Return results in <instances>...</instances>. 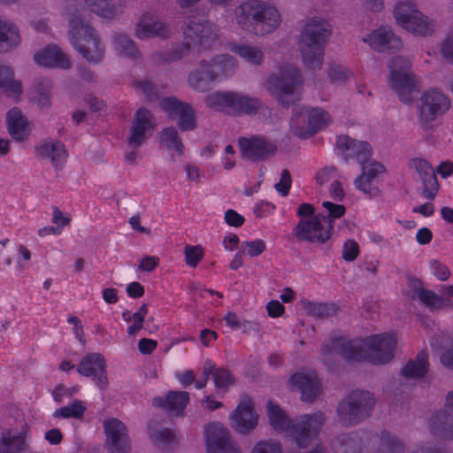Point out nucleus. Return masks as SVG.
Returning <instances> with one entry per match:
<instances>
[{
    "mask_svg": "<svg viewBox=\"0 0 453 453\" xmlns=\"http://www.w3.org/2000/svg\"><path fill=\"white\" fill-rule=\"evenodd\" d=\"M209 67L207 60H201L198 66L188 73V86L200 93L210 90L216 80Z\"/></svg>",
    "mask_w": 453,
    "mask_h": 453,
    "instance_id": "a878e982",
    "label": "nucleus"
},
{
    "mask_svg": "<svg viewBox=\"0 0 453 453\" xmlns=\"http://www.w3.org/2000/svg\"><path fill=\"white\" fill-rule=\"evenodd\" d=\"M89 10L96 15L113 19L117 16L123 4V0H84Z\"/></svg>",
    "mask_w": 453,
    "mask_h": 453,
    "instance_id": "7c9ffc66",
    "label": "nucleus"
},
{
    "mask_svg": "<svg viewBox=\"0 0 453 453\" xmlns=\"http://www.w3.org/2000/svg\"><path fill=\"white\" fill-rule=\"evenodd\" d=\"M416 294L422 303L434 309H439L443 306L450 305L451 303L449 298L441 296L434 291L423 288H417Z\"/></svg>",
    "mask_w": 453,
    "mask_h": 453,
    "instance_id": "37998d69",
    "label": "nucleus"
},
{
    "mask_svg": "<svg viewBox=\"0 0 453 453\" xmlns=\"http://www.w3.org/2000/svg\"><path fill=\"white\" fill-rule=\"evenodd\" d=\"M36 156L49 160L56 172L64 169L67 161L68 151L65 144L58 140H45L35 147Z\"/></svg>",
    "mask_w": 453,
    "mask_h": 453,
    "instance_id": "4be33fe9",
    "label": "nucleus"
},
{
    "mask_svg": "<svg viewBox=\"0 0 453 453\" xmlns=\"http://www.w3.org/2000/svg\"><path fill=\"white\" fill-rule=\"evenodd\" d=\"M330 121L328 112L320 108H313L307 112L297 111L291 118L290 131L293 135L305 139L326 127Z\"/></svg>",
    "mask_w": 453,
    "mask_h": 453,
    "instance_id": "f8f14e48",
    "label": "nucleus"
},
{
    "mask_svg": "<svg viewBox=\"0 0 453 453\" xmlns=\"http://www.w3.org/2000/svg\"><path fill=\"white\" fill-rule=\"evenodd\" d=\"M375 398L366 390H353L342 399L336 408L339 423L346 427L355 426L372 415Z\"/></svg>",
    "mask_w": 453,
    "mask_h": 453,
    "instance_id": "423d86ee",
    "label": "nucleus"
},
{
    "mask_svg": "<svg viewBox=\"0 0 453 453\" xmlns=\"http://www.w3.org/2000/svg\"><path fill=\"white\" fill-rule=\"evenodd\" d=\"M430 266L432 270L434 271V274L440 280H446L450 276V272L449 268L441 264L440 261L434 259L430 262Z\"/></svg>",
    "mask_w": 453,
    "mask_h": 453,
    "instance_id": "69168bd1",
    "label": "nucleus"
},
{
    "mask_svg": "<svg viewBox=\"0 0 453 453\" xmlns=\"http://www.w3.org/2000/svg\"><path fill=\"white\" fill-rule=\"evenodd\" d=\"M396 338L394 334H373L363 341L334 339L332 344H323L321 355L327 365L334 364V355L349 361L367 359L374 365L388 363L394 357Z\"/></svg>",
    "mask_w": 453,
    "mask_h": 453,
    "instance_id": "f257e3e1",
    "label": "nucleus"
},
{
    "mask_svg": "<svg viewBox=\"0 0 453 453\" xmlns=\"http://www.w3.org/2000/svg\"><path fill=\"white\" fill-rule=\"evenodd\" d=\"M184 254L187 265L195 268L203 257V250L200 245H187L184 248Z\"/></svg>",
    "mask_w": 453,
    "mask_h": 453,
    "instance_id": "6e6d98bb",
    "label": "nucleus"
},
{
    "mask_svg": "<svg viewBox=\"0 0 453 453\" xmlns=\"http://www.w3.org/2000/svg\"><path fill=\"white\" fill-rule=\"evenodd\" d=\"M52 87V81L48 78H40L35 81L33 99L41 109L49 108L50 106V91Z\"/></svg>",
    "mask_w": 453,
    "mask_h": 453,
    "instance_id": "ea45409f",
    "label": "nucleus"
},
{
    "mask_svg": "<svg viewBox=\"0 0 453 453\" xmlns=\"http://www.w3.org/2000/svg\"><path fill=\"white\" fill-rule=\"evenodd\" d=\"M187 40L203 49H209L218 38L217 27L209 20H190L183 31Z\"/></svg>",
    "mask_w": 453,
    "mask_h": 453,
    "instance_id": "a211bd4d",
    "label": "nucleus"
},
{
    "mask_svg": "<svg viewBox=\"0 0 453 453\" xmlns=\"http://www.w3.org/2000/svg\"><path fill=\"white\" fill-rule=\"evenodd\" d=\"M282 448L279 441L274 439L257 441L250 453H281Z\"/></svg>",
    "mask_w": 453,
    "mask_h": 453,
    "instance_id": "3c124183",
    "label": "nucleus"
},
{
    "mask_svg": "<svg viewBox=\"0 0 453 453\" xmlns=\"http://www.w3.org/2000/svg\"><path fill=\"white\" fill-rule=\"evenodd\" d=\"M155 128L154 116L151 111L144 107L139 108L134 113L130 127V135L127 139L131 150L126 153L125 157L128 164L134 165L136 163L138 152L135 149L143 144Z\"/></svg>",
    "mask_w": 453,
    "mask_h": 453,
    "instance_id": "9d476101",
    "label": "nucleus"
},
{
    "mask_svg": "<svg viewBox=\"0 0 453 453\" xmlns=\"http://www.w3.org/2000/svg\"><path fill=\"white\" fill-rule=\"evenodd\" d=\"M359 254V246L357 242L352 239H349L343 244L342 258L345 261H353Z\"/></svg>",
    "mask_w": 453,
    "mask_h": 453,
    "instance_id": "680f3d73",
    "label": "nucleus"
},
{
    "mask_svg": "<svg viewBox=\"0 0 453 453\" xmlns=\"http://www.w3.org/2000/svg\"><path fill=\"white\" fill-rule=\"evenodd\" d=\"M214 370H215L214 363L211 360L207 359L204 362V365L203 367V373H202L201 379L195 381L196 388L198 389L203 388L208 382L210 375H212V372Z\"/></svg>",
    "mask_w": 453,
    "mask_h": 453,
    "instance_id": "0e129e2a",
    "label": "nucleus"
},
{
    "mask_svg": "<svg viewBox=\"0 0 453 453\" xmlns=\"http://www.w3.org/2000/svg\"><path fill=\"white\" fill-rule=\"evenodd\" d=\"M35 61L40 65L68 69L71 64L66 56L57 47L50 46L35 54Z\"/></svg>",
    "mask_w": 453,
    "mask_h": 453,
    "instance_id": "c756f323",
    "label": "nucleus"
},
{
    "mask_svg": "<svg viewBox=\"0 0 453 453\" xmlns=\"http://www.w3.org/2000/svg\"><path fill=\"white\" fill-rule=\"evenodd\" d=\"M301 303L307 315L319 319L330 318L339 311V307L334 303H312L303 299Z\"/></svg>",
    "mask_w": 453,
    "mask_h": 453,
    "instance_id": "4c0bfd02",
    "label": "nucleus"
},
{
    "mask_svg": "<svg viewBox=\"0 0 453 453\" xmlns=\"http://www.w3.org/2000/svg\"><path fill=\"white\" fill-rule=\"evenodd\" d=\"M261 107V103L255 97H250L240 93L232 92L230 110L233 112L243 114L257 113Z\"/></svg>",
    "mask_w": 453,
    "mask_h": 453,
    "instance_id": "72a5a7b5",
    "label": "nucleus"
},
{
    "mask_svg": "<svg viewBox=\"0 0 453 453\" xmlns=\"http://www.w3.org/2000/svg\"><path fill=\"white\" fill-rule=\"evenodd\" d=\"M160 143L164 144L168 150H174L179 155L184 152V145L179 136L178 131L173 127L164 128L159 133Z\"/></svg>",
    "mask_w": 453,
    "mask_h": 453,
    "instance_id": "79ce46f5",
    "label": "nucleus"
},
{
    "mask_svg": "<svg viewBox=\"0 0 453 453\" xmlns=\"http://www.w3.org/2000/svg\"><path fill=\"white\" fill-rule=\"evenodd\" d=\"M238 144L242 157L251 162L267 160L273 157L278 150L273 142L258 135L240 137Z\"/></svg>",
    "mask_w": 453,
    "mask_h": 453,
    "instance_id": "4468645a",
    "label": "nucleus"
},
{
    "mask_svg": "<svg viewBox=\"0 0 453 453\" xmlns=\"http://www.w3.org/2000/svg\"><path fill=\"white\" fill-rule=\"evenodd\" d=\"M77 372L82 376L93 378L100 389H105L109 384L105 359L99 353H90L82 357Z\"/></svg>",
    "mask_w": 453,
    "mask_h": 453,
    "instance_id": "6ab92c4d",
    "label": "nucleus"
},
{
    "mask_svg": "<svg viewBox=\"0 0 453 453\" xmlns=\"http://www.w3.org/2000/svg\"><path fill=\"white\" fill-rule=\"evenodd\" d=\"M158 263L159 258L157 257L145 256L141 259L138 270L141 272H151L158 265Z\"/></svg>",
    "mask_w": 453,
    "mask_h": 453,
    "instance_id": "338daca9",
    "label": "nucleus"
},
{
    "mask_svg": "<svg viewBox=\"0 0 453 453\" xmlns=\"http://www.w3.org/2000/svg\"><path fill=\"white\" fill-rule=\"evenodd\" d=\"M20 42L18 28L12 23L0 19V52L5 53Z\"/></svg>",
    "mask_w": 453,
    "mask_h": 453,
    "instance_id": "f704fd0d",
    "label": "nucleus"
},
{
    "mask_svg": "<svg viewBox=\"0 0 453 453\" xmlns=\"http://www.w3.org/2000/svg\"><path fill=\"white\" fill-rule=\"evenodd\" d=\"M292 180L291 175L288 170L284 169L280 174V180L278 183L275 184V189L281 194V196H286L289 193V189L291 188Z\"/></svg>",
    "mask_w": 453,
    "mask_h": 453,
    "instance_id": "e2e57ef3",
    "label": "nucleus"
},
{
    "mask_svg": "<svg viewBox=\"0 0 453 453\" xmlns=\"http://www.w3.org/2000/svg\"><path fill=\"white\" fill-rule=\"evenodd\" d=\"M135 87L142 90L147 102L154 103L161 97L159 88L149 80L136 81Z\"/></svg>",
    "mask_w": 453,
    "mask_h": 453,
    "instance_id": "09e8293b",
    "label": "nucleus"
},
{
    "mask_svg": "<svg viewBox=\"0 0 453 453\" xmlns=\"http://www.w3.org/2000/svg\"><path fill=\"white\" fill-rule=\"evenodd\" d=\"M303 83L300 71L293 65L280 68L279 73L272 74L265 88L280 104L288 107L299 101L298 87Z\"/></svg>",
    "mask_w": 453,
    "mask_h": 453,
    "instance_id": "0eeeda50",
    "label": "nucleus"
},
{
    "mask_svg": "<svg viewBox=\"0 0 453 453\" xmlns=\"http://www.w3.org/2000/svg\"><path fill=\"white\" fill-rule=\"evenodd\" d=\"M334 226L331 225L324 214L318 213L317 217L300 219L293 228L292 234L298 242H308L320 246L331 238Z\"/></svg>",
    "mask_w": 453,
    "mask_h": 453,
    "instance_id": "1a4fd4ad",
    "label": "nucleus"
},
{
    "mask_svg": "<svg viewBox=\"0 0 453 453\" xmlns=\"http://www.w3.org/2000/svg\"><path fill=\"white\" fill-rule=\"evenodd\" d=\"M105 445L109 453H130L131 444L126 425L117 418L104 422Z\"/></svg>",
    "mask_w": 453,
    "mask_h": 453,
    "instance_id": "f3484780",
    "label": "nucleus"
},
{
    "mask_svg": "<svg viewBox=\"0 0 453 453\" xmlns=\"http://www.w3.org/2000/svg\"><path fill=\"white\" fill-rule=\"evenodd\" d=\"M428 371V354L426 351H420L414 360H409L402 368L401 373L406 379H420Z\"/></svg>",
    "mask_w": 453,
    "mask_h": 453,
    "instance_id": "2f4dec72",
    "label": "nucleus"
},
{
    "mask_svg": "<svg viewBox=\"0 0 453 453\" xmlns=\"http://www.w3.org/2000/svg\"><path fill=\"white\" fill-rule=\"evenodd\" d=\"M382 447L387 453H404L403 442L395 435L384 434L381 438Z\"/></svg>",
    "mask_w": 453,
    "mask_h": 453,
    "instance_id": "864d4df0",
    "label": "nucleus"
},
{
    "mask_svg": "<svg viewBox=\"0 0 453 453\" xmlns=\"http://www.w3.org/2000/svg\"><path fill=\"white\" fill-rule=\"evenodd\" d=\"M29 123L18 107H13L6 114V127L11 136L21 142L25 140L30 132Z\"/></svg>",
    "mask_w": 453,
    "mask_h": 453,
    "instance_id": "bb28decb",
    "label": "nucleus"
},
{
    "mask_svg": "<svg viewBox=\"0 0 453 453\" xmlns=\"http://www.w3.org/2000/svg\"><path fill=\"white\" fill-rule=\"evenodd\" d=\"M362 165V173L361 176L365 178H368L374 181L377 178V175L380 173H383L385 168L384 165L378 161H369L368 163H365Z\"/></svg>",
    "mask_w": 453,
    "mask_h": 453,
    "instance_id": "4d7b16f0",
    "label": "nucleus"
},
{
    "mask_svg": "<svg viewBox=\"0 0 453 453\" xmlns=\"http://www.w3.org/2000/svg\"><path fill=\"white\" fill-rule=\"evenodd\" d=\"M189 400L188 392L170 391L165 397L157 396L153 399V404L162 408L172 415H179L182 412Z\"/></svg>",
    "mask_w": 453,
    "mask_h": 453,
    "instance_id": "c85d7f7f",
    "label": "nucleus"
},
{
    "mask_svg": "<svg viewBox=\"0 0 453 453\" xmlns=\"http://www.w3.org/2000/svg\"><path fill=\"white\" fill-rule=\"evenodd\" d=\"M69 39L74 49L90 63L101 62L104 48L95 29L81 13H74L69 19Z\"/></svg>",
    "mask_w": 453,
    "mask_h": 453,
    "instance_id": "39448f33",
    "label": "nucleus"
},
{
    "mask_svg": "<svg viewBox=\"0 0 453 453\" xmlns=\"http://www.w3.org/2000/svg\"><path fill=\"white\" fill-rule=\"evenodd\" d=\"M135 34L141 39L155 35L165 38L169 35V29L165 23L152 21L148 17H143L136 25Z\"/></svg>",
    "mask_w": 453,
    "mask_h": 453,
    "instance_id": "473e14b6",
    "label": "nucleus"
},
{
    "mask_svg": "<svg viewBox=\"0 0 453 453\" xmlns=\"http://www.w3.org/2000/svg\"><path fill=\"white\" fill-rule=\"evenodd\" d=\"M244 218L235 211L229 209L225 212V221L228 226L238 227L244 223Z\"/></svg>",
    "mask_w": 453,
    "mask_h": 453,
    "instance_id": "774afa93",
    "label": "nucleus"
},
{
    "mask_svg": "<svg viewBox=\"0 0 453 453\" xmlns=\"http://www.w3.org/2000/svg\"><path fill=\"white\" fill-rule=\"evenodd\" d=\"M267 414L270 425L278 432L289 431L296 443L300 448H307L319 434L325 422L321 411L305 414L290 419L279 405L271 401L267 403Z\"/></svg>",
    "mask_w": 453,
    "mask_h": 453,
    "instance_id": "f03ea898",
    "label": "nucleus"
},
{
    "mask_svg": "<svg viewBox=\"0 0 453 453\" xmlns=\"http://www.w3.org/2000/svg\"><path fill=\"white\" fill-rule=\"evenodd\" d=\"M336 145L342 150L345 160L356 157L360 165L368 163L372 155L371 145L365 141H357L348 135H341L337 138Z\"/></svg>",
    "mask_w": 453,
    "mask_h": 453,
    "instance_id": "5701e85b",
    "label": "nucleus"
},
{
    "mask_svg": "<svg viewBox=\"0 0 453 453\" xmlns=\"http://www.w3.org/2000/svg\"><path fill=\"white\" fill-rule=\"evenodd\" d=\"M215 387L219 389L226 391L230 385L234 383V379L231 372L225 368H216L212 372Z\"/></svg>",
    "mask_w": 453,
    "mask_h": 453,
    "instance_id": "8fccbe9b",
    "label": "nucleus"
},
{
    "mask_svg": "<svg viewBox=\"0 0 453 453\" xmlns=\"http://www.w3.org/2000/svg\"><path fill=\"white\" fill-rule=\"evenodd\" d=\"M234 13L238 25L256 35L274 31L280 21L278 10L259 0H249L240 4Z\"/></svg>",
    "mask_w": 453,
    "mask_h": 453,
    "instance_id": "7ed1b4c3",
    "label": "nucleus"
},
{
    "mask_svg": "<svg viewBox=\"0 0 453 453\" xmlns=\"http://www.w3.org/2000/svg\"><path fill=\"white\" fill-rule=\"evenodd\" d=\"M115 48L119 52L127 58L135 59L139 57L140 53L137 50L135 43L126 35H114Z\"/></svg>",
    "mask_w": 453,
    "mask_h": 453,
    "instance_id": "c03bdc74",
    "label": "nucleus"
},
{
    "mask_svg": "<svg viewBox=\"0 0 453 453\" xmlns=\"http://www.w3.org/2000/svg\"><path fill=\"white\" fill-rule=\"evenodd\" d=\"M233 429L242 434L253 431L257 425V415L254 411L251 399L243 395L230 416Z\"/></svg>",
    "mask_w": 453,
    "mask_h": 453,
    "instance_id": "aec40b11",
    "label": "nucleus"
},
{
    "mask_svg": "<svg viewBox=\"0 0 453 453\" xmlns=\"http://www.w3.org/2000/svg\"><path fill=\"white\" fill-rule=\"evenodd\" d=\"M350 76V73L341 65H331L328 70V77L332 82L342 85Z\"/></svg>",
    "mask_w": 453,
    "mask_h": 453,
    "instance_id": "13d9d810",
    "label": "nucleus"
},
{
    "mask_svg": "<svg viewBox=\"0 0 453 453\" xmlns=\"http://www.w3.org/2000/svg\"><path fill=\"white\" fill-rule=\"evenodd\" d=\"M208 453H241L229 431L220 423H211L205 426Z\"/></svg>",
    "mask_w": 453,
    "mask_h": 453,
    "instance_id": "dca6fc26",
    "label": "nucleus"
},
{
    "mask_svg": "<svg viewBox=\"0 0 453 453\" xmlns=\"http://www.w3.org/2000/svg\"><path fill=\"white\" fill-rule=\"evenodd\" d=\"M149 435L152 442L160 449H165L175 440L173 432L165 427H158L155 421H150L148 426Z\"/></svg>",
    "mask_w": 453,
    "mask_h": 453,
    "instance_id": "58836bf2",
    "label": "nucleus"
},
{
    "mask_svg": "<svg viewBox=\"0 0 453 453\" xmlns=\"http://www.w3.org/2000/svg\"><path fill=\"white\" fill-rule=\"evenodd\" d=\"M419 179L423 185V196L429 200L434 199L440 188L434 170L433 169L421 174Z\"/></svg>",
    "mask_w": 453,
    "mask_h": 453,
    "instance_id": "a18cd8bd",
    "label": "nucleus"
},
{
    "mask_svg": "<svg viewBox=\"0 0 453 453\" xmlns=\"http://www.w3.org/2000/svg\"><path fill=\"white\" fill-rule=\"evenodd\" d=\"M390 85L404 104L412 101V93L418 91L411 60L403 56L392 58L388 63Z\"/></svg>",
    "mask_w": 453,
    "mask_h": 453,
    "instance_id": "6e6552de",
    "label": "nucleus"
},
{
    "mask_svg": "<svg viewBox=\"0 0 453 453\" xmlns=\"http://www.w3.org/2000/svg\"><path fill=\"white\" fill-rule=\"evenodd\" d=\"M355 187L362 191L363 193L368 195L371 197L380 196L381 191L377 186L373 185V181L368 178H365L364 176H357L354 180Z\"/></svg>",
    "mask_w": 453,
    "mask_h": 453,
    "instance_id": "603ef678",
    "label": "nucleus"
},
{
    "mask_svg": "<svg viewBox=\"0 0 453 453\" xmlns=\"http://www.w3.org/2000/svg\"><path fill=\"white\" fill-rule=\"evenodd\" d=\"M394 13L401 27L417 35H430L434 30V22L416 9L411 2L398 4Z\"/></svg>",
    "mask_w": 453,
    "mask_h": 453,
    "instance_id": "9b49d317",
    "label": "nucleus"
},
{
    "mask_svg": "<svg viewBox=\"0 0 453 453\" xmlns=\"http://www.w3.org/2000/svg\"><path fill=\"white\" fill-rule=\"evenodd\" d=\"M450 107V101L437 89H431L420 97L419 120L425 130L433 128V122Z\"/></svg>",
    "mask_w": 453,
    "mask_h": 453,
    "instance_id": "ddd939ff",
    "label": "nucleus"
},
{
    "mask_svg": "<svg viewBox=\"0 0 453 453\" xmlns=\"http://www.w3.org/2000/svg\"><path fill=\"white\" fill-rule=\"evenodd\" d=\"M231 91H217L208 95L205 98V104L208 107L222 111L230 109Z\"/></svg>",
    "mask_w": 453,
    "mask_h": 453,
    "instance_id": "49530a36",
    "label": "nucleus"
},
{
    "mask_svg": "<svg viewBox=\"0 0 453 453\" xmlns=\"http://www.w3.org/2000/svg\"><path fill=\"white\" fill-rule=\"evenodd\" d=\"M430 426L436 436L453 440V391L447 395L444 409L431 418Z\"/></svg>",
    "mask_w": 453,
    "mask_h": 453,
    "instance_id": "412c9836",
    "label": "nucleus"
},
{
    "mask_svg": "<svg viewBox=\"0 0 453 453\" xmlns=\"http://www.w3.org/2000/svg\"><path fill=\"white\" fill-rule=\"evenodd\" d=\"M322 206L328 211V215H324V218H327L329 223L334 226V220L342 217L345 211L346 208L342 204H335L331 202H324Z\"/></svg>",
    "mask_w": 453,
    "mask_h": 453,
    "instance_id": "bf43d9fd",
    "label": "nucleus"
},
{
    "mask_svg": "<svg viewBox=\"0 0 453 453\" xmlns=\"http://www.w3.org/2000/svg\"><path fill=\"white\" fill-rule=\"evenodd\" d=\"M235 52L253 65H260L264 58V53L262 50L257 47L250 45L237 46Z\"/></svg>",
    "mask_w": 453,
    "mask_h": 453,
    "instance_id": "de8ad7c7",
    "label": "nucleus"
},
{
    "mask_svg": "<svg viewBox=\"0 0 453 453\" xmlns=\"http://www.w3.org/2000/svg\"><path fill=\"white\" fill-rule=\"evenodd\" d=\"M265 249V242L263 240L257 239L251 242H243L241 245L240 250L243 254L247 252L250 257H254L261 255Z\"/></svg>",
    "mask_w": 453,
    "mask_h": 453,
    "instance_id": "5fc2aeb1",
    "label": "nucleus"
},
{
    "mask_svg": "<svg viewBox=\"0 0 453 453\" xmlns=\"http://www.w3.org/2000/svg\"><path fill=\"white\" fill-rule=\"evenodd\" d=\"M331 34V26L326 19L315 18L306 23L299 41V50L305 66L321 69L325 47Z\"/></svg>",
    "mask_w": 453,
    "mask_h": 453,
    "instance_id": "20e7f679",
    "label": "nucleus"
},
{
    "mask_svg": "<svg viewBox=\"0 0 453 453\" xmlns=\"http://www.w3.org/2000/svg\"><path fill=\"white\" fill-rule=\"evenodd\" d=\"M207 63L216 81L222 76L232 74L234 71V58L231 55H218Z\"/></svg>",
    "mask_w": 453,
    "mask_h": 453,
    "instance_id": "c9c22d12",
    "label": "nucleus"
},
{
    "mask_svg": "<svg viewBox=\"0 0 453 453\" xmlns=\"http://www.w3.org/2000/svg\"><path fill=\"white\" fill-rule=\"evenodd\" d=\"M191 43L188 40V42L174 47L170 52L166 53L165 60L167 62L180 60L189 52Z\"/></svg>",
    "mask_w": 453,
    "mask_h": 453,
    "instance_id": "052dcab7",
    "label": "nucleus"
},
{
    "mask_svg": "<svg viewBox=\"0 0 453 453\" xmlns=\"http://www.w3.org/2000/svg\"><path fill=\"white\" fill-rule=\"evenodd\" d=\"M291 383L301 392L304 402H313L320 394L321 384L315 372H298L291 376Z\"/></svg>",
    "mask_w": 453,
    "mask_h": 453,
    "instance_id": "393cba45",
    "label": "nucleus"
},
{
    "mask_svg": "<svg viewBox=\"0 0 453 453\" xmlns=\"http://www.w3.org/2000/svg\"><path fill=\"white\" fill-rule=\"evenodd\" d=\"M160 107L171 119H177V126L181 131H191L196 127V113L189 104L169 96L160 101Z\"/></svg>",
    "mask_w": 453,
    "mask_h": 453,
    "instance_id": "2eb2a0df",
    "label": "nucleus"
},
{
    "mask_svg": "<svg viewBox=\"0 0 453 453\" xmlns=\"http://www.w3.org/2000/svg\"><path fill=\"white\" fill-rule=\"evenodd\" d=\"M0 90L9 97H17L22 93L20 81L14 80V72L8 65H0Z\"/></svg>",
    "mask_w": 453,
    "mask_h": 453,
    "instance_id": "e433bc0d",
    "label": "nucleus"
},
{
    "mask_svg": "<svg viewBox=\"0 0 453 453\" xmlns=\"http://www.w3.org/2000/svg\"><path fill=\"white\" fill-rule=\"evenodd\" d=\"M334 453H357L358 441L352 434H341L334 437L331 442Z\"/></svg>",
    "mask_w": 453,
    "mask_h": 453,
    "instance_id": "a19ab883",
    "label": "nucleus"
},
{
    "mask_svg": "<svg viewBox=\"0 0 453 453\" xmlns=\"http://www.w3.org/2000/svg\"><path fill=\"white\" fill-rule=\"evenodd\" d=\"M27 426H22L20 432L12 434L10 430L4 431L0 439V453H22L29 449L27 442Z\"/></svg>",
    "mask_w": 453,
    "mask_h": 453,
    "instance_id": "cd10ccee",
    "label": "nucleus"
},
{
    "mask_svg": "<svg viewBox=\"0 0 453 453\" xmlns=\"http://www.w3.org/2000/svg\"><path fill=\"white\" fill-rule=\"evenodd\" d=\"M363 40L368 42L372 49L382 52L398 50L403 46L400 37L395 35L391 28L388 27H381L374 30L367 38Z\"/></svg>",
    "mask_w": 453,
    "mask_h": 453,
    "instance_id": "b1692460",
    "label": "nucleus"
}]
</instances>
